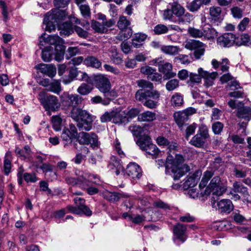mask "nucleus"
I'll use <instances>...</instances> for the list:
<instances>
[{
  "label": "nucleus",
  "instance_id": "11",
  "mask_svg": "<svg viewBox=\"0 0 251 251\" xmlns=\"http://www.w3.org/2000/svg\"><path fill=\"white\" fill-rule=\"evenodd\" d=\"M196 112V110L193 107H189L182 111L174 113V117L176 124L181 128L187 121L188 117Z\"/></svg>",
  "mask_w": 251,
  "mask_h": 251
},
{
  "label": "nucleus",
  "instance_id": "12",
  "mask_svg": "<svg viewBox=\"0 0 251 251\" xmlns=\"http://www.w3.org/2000/svg\"><path fill=\"white\" fill-rule=\"evenodd\" d=\"M204 44L198 40H193L191 42H187L185 45V48L190 50H195L194 55L198 59L202 56L204 52Z\"/></svg>",
  "mask_w": 251,
  "mask_h": 251
},
{
  "label": "nucleus",
  "instance_id": "48",
  "mask_svg": "<svg viewBox=\"0 0 251 251\" xmlns=\"http://www.w3.org/2000/svg\"><path fill=\"white\" fill-rule=\"evenodd\" d=\"M81 15L85 18H88L91 16V9L88 4H83L78 6Z\"/></svg>",
  "mask_w": 251,
  "mask_h": 251
},
{
  "label": "nucleus",
  "instance_id": "49",
  "mask_svg": "<svg viewBox=\"0 0 251 251\" xmlns=\"http://www.w3.org/2000/svg\"><path fill=\"white\" fill-rule=\"evenodd\" d=\"M91 27L96 32L100 33H106V28L104 27L102 23L93 21L91 23Z\"/></svg>",
  "mask_w": 251,
  "mask_h": 251
},
{
  "label": "nucleus",
  "instance_id": "38",
  "mask_svg": "<svg viewBox=\"0 0 251 251\" xmlns=\"http://www.w3.org/2000/svg\"><path fill=\"white\" fill-rule=\"evenodd\" d=\"M205 141L201 135L197 134L192 138L189 143L196 147L201 148L204 146Z\"/></svg>",
  "mask_w": 251,
  "mask_h": 251
},
{
  "label": "nucleus",
  "instance_id": "43",
  "mask_svg": "<svg viewBox=\"0 0 251 251\" xmlns=\"http://www.w3.org/2000/svg\"><path fill=\"white\" fill-rule=\"evenodd\" d=\"M231 216L233 221L237 224H241L246 221V218L241 214V212L239 210H234Z\"/></svg>",
  "mask_w": 251,
  "mask_h": 251
},
{
  "label": "nucleus",
  "instance_id": "54",
  "mask_svg": "<svg viewBox=\"0 0 251 251\" xmlns=\"http://www.w3.org/2000/svg\"><path fill=\"white\" fill-rule=\"evenodd\" d=\"M147 153L155 156L158 155L159 151L156 146L152 143L149 144L148 147L145 150Z\"/></svg>",
  "mask_w": 251,
  "mask_h": 251
},
{
  "label": "nucleus",
  "instance_id": "7",
  "mask_svg": "<svg viewBox=\"0 0 251 251\" xmlns=\"http://www.w3.org/2000/svg\"><path fill=\"white\" fill-rule=\"evenodd\" d=\"M74 201L76 206L68 205L67 207L69 212L76 214L83 213L87 216H90L92 214V211L84 204L85 200L84 199L77 197L74 199Z\"/></svg>",
  "mask_w": 251,
  "mask_h": 251
},
{
  "label": "nucleus",
  "instance_id": "40",
  "mask_svg": "<svg viewBox=\"0 0 251 251\" xmlns=\"http://www.w3.org/2000/svg\"><path fill=\"white\" fill-rule=\"evenodd\" d=\"M213 175L214 174L211 171H206L203 173V176L199 184L200 189H203L206 186L208 181Z\"/></svg>",
  "mask_w": 251,
  "mask_h": 251
},
{
  "label": "nucleus",
  "instance_id": "17",
  "mask_svg": "<svg viewBox=\"0 0 251 251\" xmlns=\"http://www.w3.org/2000/svg\"><path fill=\"white\" fill-rule=\"evenodd\" d=\"M48 14L47 20L54 21L60 27L62 25H60V21L64 20L67 15L66 11L58 9L52 10Z\"/></svg>",
  "mask_w": 251,
  "mask_h": 251
},
{
  "label": "nucleus",
  "instance_id": "10",
  "mask_svg": "<svg viewBox=\"0 0 251 251\" xmlns=\"http://www.w3.org/2000/svg\"><path fill=\"white\" fill-rule=\"evenodd\" d=\"M40 102L47 111H56L59 108L57 98L53 95L46 96L40 99Z\"/></svg>",
  "mask_w": 251,
  "mask_h": 251
},
{
  "label": "nucleus",
  "instance_id": "4",
  "mask_svg": "<svg viewBox=\"0 0 251 251\" xmlns=\"http://www.w3.org/2000/svg\"><path fill=\"white\" fill-rule=\"evenodd\" d=\"M160 93L156 90L144 91L139 89L136 92L135 99L143 102V105L150 109H154L158 105Z\"/></svg>",
  "mask_w": 251,
  "mask_h": 251
},
{
  "label": "nucleus",
  "instance_id": "3",
  "mask_svg": "<svg viewBox=\"0 0 251 251\" xmlns=\"http://www.w3.org/2000/svg\"><path fill=\"white\" fill-rule=\"evenodd\" d=\"M66 182L72 186H77L82 189L86 190L90 195H93L98 193V188L94 187H88L89 183L99 184V180L95 175H82L77 178L67 177Z\"/></svg>",
  "mask_w": 251,
  "mask_h": 251
},
{
  "label": "nucleus",
  "instance_id": "56",
  "mask_svg": "<svg viewBox=\"0 0 251 251\" xmlns=\"http://www.w3.org/2000/svg\"><path fill=\"white\" fill-rule=\"evenodd\" d=\"M124 115L126 116V121L127 120L128 118H132L138 116L139 111L137 108H131L129 110H125L124 111Z\"/></svg>",
  "mask_w": 251,
  "mask_h": 251
},
{
  "label": "nucleus",
  "instance_id": "19",
  "mask_svg": "<svg viewBox=\"0 0 251 251\" xmlns=\"http://www.w3.org/2000/svg\"><path fill=\"white\" fill-rule=\"evenodd\" d=\"M186 226L180 223L177 224L174 227L173 232L174 234V240H178L181 242H184L186 239L185 234Z\"/></svg>",
  "mask_w": 251,
  "mask_h": 251
},
{
  "label": "nucleus",
  "instance_id": "20",
  "mask_svg": "<svg viewBox=\"0 0 251 251\" xmlns=\"http://www.w3.org/2000/svg\"><path fill=\"white\" fill-rule=\"evenodd\" d=\"M36 68L40 71V72L50 77H54L56 74V69L54 65L52 64H40Z\"/></svg>",
  "mask_w": 251,
  "mask_h": 251
},
{
  "label": "nucleus",
  "instance_id": "52",
  "mask_svg": "<svg viewBox=\"0 0 251 251\" xmlns=\"http://www.w3.org/2000/svg\"><path fill=\"white\" fill-rule=\"evenodd\" d=\"M52 126L54 129L58 131L61 129L62 119L58 116H52Z\"/></svg>",
  "mask_w": 251,
  "mask_h": 251
},
{
  "label": "nucleus",
  "instance_id": "2",
  "mask_svg": "<svg viewBox=\"0 0 251 251\" xmlns=\"http://www.w3.org/2000/svg\"><path fill=\"white\" fill-rule=\"evenodd\" d=\"M184 161L182 155L177 154L175 158L169 155L165 162L162 159H158L156 161V163L158 168L165 166L167 171L171 170L174 179L178 180L188 171V167L184 164Z\"/></svg>",
  "mask_w": 251,
  "mask_h": 251
},
{
  "label": "nucleus",
  "instance_id": "44",
  "mask_svg": "<svg viewBox=\"0 0 251 251\" xmlns=\"http://www.w3.org/2000/svg\"><path fill=\"white\" fill-rule=\"evenodd\" d=\"M130 21L126 17L122 16L119 18V21L117 23V26L121 30H124L127 28V27L130 25Z\"/></svg>",
  "mask_w": 251,
  "mask_h": 251
},
{
  "label": "nucleus",
  "instance_id": "47",
  "mask_svg": "<svg viewBox=\"0 0 251 251\" xmlns=\"http://www.w3.org/2000/svg\"><path fill=\"white\" fill-rule=\"evenodd\" d=\"M129 130L133 135L136 137H142V134L144 132V128L136 125H131L129 126Z\"/></svg>",
  "mask_w": 251,
  "mask_h": 251
},
{
  "label": "nucleus",
  "instance_id": "59",
  "mask_svg": "<svg viewBox=\"0 0 251 251\" xmlns=\"http://www.w3.org/2000/svg\"><path fill=\"white\" fill-rule=\"evenodd\" d=\"M233 191L235 192H239L243 194L247 193V188L243 186L240 182H235L233 184Z\"/></svg>",
  "mask_w": 251,
  "mask_h": 251
},
{
  "label": "nucleus",
  "instance_id": "46",
  "mask_svg": "<svg viewBox=\"0 0 251 251\" xmlns=\"http://www.w3.org/2000/svg\"><path fill=\"white\" fill-rule=\"evenodd\" d=\"M250 40V36L248 34H242L240 36L236 37L235 45L238 46L245 45L249 42Z\"/></svg>",
  "mask_w": 251,
  "mask_h": 251
},
{
  "label": "nucleus",
  "instance_id": "6",
  "mask_svg": "<svg viewBox=\"0 0 251 251\" xmlns=\"http://www.w3.org/2000/svg\"><path fill=\"white\" fill-rule=\"evenodd\" d=\"M226 190V186L219 176H215L211 180L205 190L206 194L212 193L213 195L221 196Z\"/></svg>",
  "mask_w": 251,
  "mask_h": 251
},
{
  "label": "nucleus",
  "instance_id": "32",
  "mask_svg": "<svg viewBox=\"0 0 251 251\" xmlns=\"http://www.w3.org/2000/svg\"><path fill=\"white\" fill-rule=\"evenodd\" d=\"M109 52L111 53L110 58L114 63L116 64L122 63V58L118 52L117 49L115 46H112L109 49Z\"/></svg>",
  "mask_w": 251,
  "mask_h": 251
},
{
  "label": "nucleus",
  "instance_id": "27",
  "mask_svg": "<svg viewBox=\"0 0 251 251\" xmlns=\"http://www.w3.org/2000/svg\"><path fill=\"white\" fill-rule=\"evenodd\" d=\"M208 3L205 0H194L188 3L186 7L190 11L194 12L198 11L203 4L206 5Z\"/></svg>",
  "mask_w": 251,
  "mask_h": 251
},
{
  "label": "nucleus",
  "instance_id": "50",
  "mask_svg": "<svg viewBox=\"0 0 251 251\" xmlns=\"http://www.w3.org/2000/svg\"><path fill=\"white\" fill-rule=\"evenodd\" d=\"M4 169L5 174L8 175L11 170V153L7 152L4 161Z\"/></svg>",
  "mask_w": 251,
  "mask_h": 251
},
{
  "label": "nucleus",
  "instance_id": "53",
  "mask_svg": "<svg viewBox=\"0 0 251 251\" xmlns=\"http://www.w3.org/2000/svg\"><path fill=\"white\" fill-rule=\"evenodd\" d=\"M137 85L142 88L144 90L145 89H150V90H153V85L152 83L144 79H140L137 81ZM144 91H145L144 90Z\"/></svg>",
  "mask_w": 251,
  "mask_h": 251
},
{
  "label": "nucleus",
  "instance_id": "21",
  "mask_svg": "<svg viewBox=\"0 0 251 251\" xmlns=\"http://www.w3.org/2000/svg\"><path fill=\"white\" fill-rule=\"evenodd\" d=\"M126 173L132 178H139L141 176V169L136 163H131L127 166Z\"/></svg>",
  "mask_w": 251,
  "mask_h": 251
},
{
  "label": "nucleus",
  "instance_id": "61",
  "mask_svg": "<svg viewBox=\"0 0 251 251\" xmlns=\"http://www.w3.org/2000/svg\"><path fill=\"white\" fill-rule=\"evenodd\" d=\"M0 6L2 10V15L3 17V21L7 22L9 20L8 9L6 3L4 1L0 0Z\"/></svg>",
  "mask_w": 251,
  "mask_h": 251
},
{
  "label": "nucleus",
  "instance_id": "16",
  "mask_svg": "<svg viewBox=\"0 0 251 251\" xmlns=\"http://www.w3.org/2000/svg\"><path fill=\"white\" fill-rule=\"evenodd\" d=\"M94 82L96 87L101 92L111 88V84L109 79L104 75H99L94 77Z\"/></svg>",
  "mask_w": 251,
  "mask_h": 251
},
{
  "label": "nucleus",
  "instance_id": "39",
  "mask_svg": "<svg viewBox=\"0 0 251 251\" xmlns=\"http://www.w3.org/2000/svg\"><path fill=\"white\" fill-rule=\"evenodd\" d=\"M203 37L205 39L214 38L217 36V32L213 28L209 26H204L203 27Z\"/></svg>",
  "mask_w": 251,
  "mask_h": 251
},
{
  "label": "nucleus",
  "instance_id": "55",
  "mask_svg": "<svg viewBox=\"0 0 251 251\" xmlns=\"http://www.w3.org/2000/svg\"><path fill=\"white\" fill-rule=\"evenodd\" d=\"M101 93L103 94L104 96L106 98V99L104 100H108V104L111 100H113L117 97L116 92L114 90H111V88L104 90Z\"/></svg>",
  "mask_w": 251,
  "mask_h": 251
},
{
  "label": "nucleus",
  "instance_id": "25",
  "mask_svg": "<svg viewBox=\"0 0 251 251\" xmlns=\"http://www.w3.org/2000/svg\"><path fill=\"white\" fill-rule=\"evenodd\" d=\"M236 116L248 122L251 119V108L243 105L237 110Z\"/></svg>",
  "mask_w": 251,
  "mask_h": 251
},
{
  "label": "nucleus",
  "instance_id": "5",
  "mask_svg": "<svg viewBox=\"0 0 251 251\" xmlns=\"http://www.w3.org/2000/svg\"><path fill=\"white\" fill-rule=\"evenodd\" d=\"M100 120L101 123L111 122L115 124H119L126 121V116L121 107H114L110 111H106L102 114Z\"/></svg>",
  "mask_w": 251,
  "mask_h": 251
},
{
  "label": "nucleus",
  "instance_id": "1",
  "mask_svg": "<svg viewBox=\"0 0 251 251\" xmlns=\"http://www.w3.org/2000/svg\"><path fill=\"white\" fill-rule=\"evenodd\" d=\"M82 98L77 94H64L62 102L64 106L72 107L71 117L77 122V126L79 130L89 131L92 128L94 118L87 111L77 107L82 101Z\"/></svg>",
  "mask_w": 251,
  "mask_h": 251
},
{
  "label": "nucleus",
  "instance_id": "63",
  "mask_svg": "<svg viewBox=\"0 0 251 251\" xmlns=\"http://www.w3.org/2000/svg\"><path fill=\"white\" fill-rule=\"evenodd\" d=\"M23 178L27 183H34L37 180L35 174L24 173L23 174Z\"/></svg>",
  "mask_w": 251,
  "mask_h": 251
},
{
  "label": "nucleus",
  "instance_id": "22",
  "mask_svg": "<svg viewBox=\"0 0 251 251\" xmlns=\"http://www.w3.org/2000/svg\"><path fill=\"white\" fill-rule=\"evenodd\" d=\"M103 196L104 199L111 202L117 201L122 198L128 197L127 194L124 193L110 192L109 191L104 192L103 193Z\"/></svg>",
  "mask_w": 251,
  "mask_h": 251
},
{
  "label": "nucleus",
  "instance_id": "24",
  "mask_svg": "<svg viewBox=\"0 0 251 251\" xmlns=\"http://www.w3.org/2000/svg\"><path fill=\"white\" fill-rule=\"evenodd\" d=\"M211 64L213 68L215 69L220 66L221 70L223 72L228 71L229 68V61L227 58L223 59L221 62L213 59L211 61Z\"/></svg>",
  "mask_w": 251,
  "mask_h": 251
},
{
  "label": "nucleus",
  "instance_id": "26",
  "mask_svg": "<svg viewBox=\"0 0 251 251\" xmlns=\"http://www.w3.org/2000/svg\"><path fill=\"white\" fill-rule=\"evenodd\" d=\"M201 175L200 172H197L192 176L188 177L184 183L183 187L185 189L193 187L196 185L199 176Z\"/></svg>",
  "mask_w": 251,
  "mask_h": 251
},
{
  "label": "nucleus",
  "instance_id": "8",
  "mask_svg": "<svg viewBox=\"0 0 251 251\" xmlns=\"http://www.w3.org/2000/svg\"><path fill=\"white\" fill-rule=\"evenodd\" d=\"M74 30L80 37L86 38L88 36L87 31L78 26H75L73 27V25L70 22H66L62 24L60 27V33L61 35L68 36L74 32Z\"/></svg>",
  "mask_w": 251,
  "mask_h": 251
},
{
  "label": "nucleus",
  "instance_id": "18",
  "mask_svg": "<svg viewBox=\"0 0 251 251\" xmlns=\"http://www.w3.org/2000/svg\"><path fill=\"white\" fill-rule=\"evenodd\" d=\"M213 206H217L219 212L226 214L230 213L234 208L232 201L228 199L222 200L217 202L216 205L213 204Z\"/></svg>",
  "mask_w": 251,
  "mask_h": 251
},
{
  "label": "nucleus",
  "instance_id": "13",
  "mask_svg": "<svg viewBox=\"0 0 251 251\" xmlns=\"http://www.w3.org/2000/svg\"><path fill=\"white\" fill-rule=\"evenodd\" d=\"M44 33L39 38V45L41 47L45 46L46 44L55 45V48L58 45H62L64 41L57 35H50L47 38L45 37Z\"/></svg>",
  "mask_w": 251,
  "mask_h": 251
},
{
  "label": "nucleus",
  "instance_id": "34",
  "mask_svg": "<svg viewBox=\"0 0 251 251\" xmlns=\"http://www.w3.org/2000/svg\"><path fill=\"white\" fill-rule=\"evenodd\" d=\"M31 150L28 146H25L24 150L16 147L15 153L18 157H22L23 159L28 158L30 155Z\"/></svg>",
  "mask_w": 251,
  "mask_h": 251
},
{
  "label": "nucleus",
  "instance_id": "9",
  "mask_svg": "<svg viewBox=\"0 0 251 251\" xmlns=\"http://www.w3.org/2000/svg\"><path fill=\"white\" fill-rule=\"evenodd\" d=\"M78 143L82 145H91L93 148H98L100 145L98 136L93 132H80L77 136Z\"/></svg>",
  "mask_w": 251,
  "mask_h": 251
},
{
  "label": "nucleus",
  "instance_id": "14",
  "mask_svg": "<svg viewBox=\"0 0 251 251\" xmlns=\"http://www.w3.org/2000/svg\"><path fill=\"white\" fill-rule=\"evenodd\" d=\"M198 73L201 75L202 78L204 79V86L206 87L212 86L214 80L218 75V74L216 72L210 73L204 70L202 68L198 69Z\"/></svg>",
  "mask_w": 251,
  "mask_h": 251
},
{
  "label": "nucleus",
  "instance_id": "62",
  "mask_svg": "<svg viewBox=\"0 0 251 251\" xmlns=\"http://www.w3.org/2000/svg\"><path fill=\"white\" fill-rule=\"evenodd\" d=\"M168 31V27L164 25H157L154 28V32L156 34H165Z\"/></svg>",
  "mask_w": 251,
  "mask_h": 251
},
{
  "label": "nucleus",
  "instance_id": "33",
  "mask_svg": "<svg viewBox=\"0 0 251 251\" xmlns=\"http://www.w3.org/2000/svg\"><path fill=\"white\" fill-rule=\"evenodd\" d=\"M65 47L62 45H58L54 50V59L57 62H60L64 58Z\"/></svg>",
  "mask_w": 251,
  "mask_h": 251
},
{
  "label": "nucleus",
  "instance_id": "30",
  "mask_svg": "<svg viewBox=\"0 0 251 251\" xmlns=\"http://www.w3.org/2000/svg\"><path fill=\"white\" fill-rule=\"evenodd\" d=\"M160 50L164 53L169 55H175L180 51L178 47L171 45L161 46L160 47Z\"/></svg>",
  "mask_w": 251,
  "mask_h": 251
},
{
  "label": "nucleus",
  "instance_id": "36",
  "mask_svg": "<svg viewBox=\"0 0 251 251\" xmlns=\"http://www.w3.org/2000/svg\"><path fill=\"white\" fill-rule=\"evenodd\" d=\"M171 8L173 14L175 15L177 18L181 16L185 12V8L176 2H174L171 4Z\"/></svg>",
  "mask_w": 251,
  "mask_h": 251
},
{
  "label": "nucleus",
  "instance_id": "42",
  "mask_svg": "<svg viewBox=\"0 0 251 251\" xmlns=\"http://www.w3.org/2000/svg\"><path fill=\"white\" fill-rule=\"evenodd\" d=\"M188 32L190 36L193 38H202L203 36V27L201 29H198L190 27L188 29Z\"/></svg>",
  "mask_w": 251,
  "mask_h": 251
},
{
  "label": "nucleus",
  "instance_id": "37",
  "mask_svg": "<svg viewBox=\"0 0 251 251\" xmlns=\"http://www.w3.org/2000/svg\"><path fill=\"white\" fill-rule=\"evenodd\" d=\"M93 90V86L85 83H82L77 89V92L81 95L89 94Z\"/></svg>",
  "mask_w": 251,
  "mask_h": 251
},
{
  "label": "nucleus",
  "instance_id": "64",
  "mask_svg": "<svg viewBox=\"0 0 251 251\" xmlns=\"http://www.w3.org/2000/svg\"><path fill=\"white\" fill-rule=\"evenodd\" d=\"M223 127L224 125L220 122L214 123L212 126V130L215 134H220Z\"/></svg>",
  "mask_w": 251,
  "mask_h": 251
},
{
  "label": "nucleus",
  "instance_id": "35",
  "mask_svg": "<svg viewBox=\"0 0 251 251\" xmlns=\"http://www.w3.org/2000/svg\"><path fill=\"white\" fill-rule=\"evenodd\" d=\"M151 142V138L148 135H144L141 137L137 141V144L139 146L140 148L145 151L148 147L149 144Z\"/></svg>",
  "mask_w": 251,
  "mask_h": 251
},
{
  "label": "nucleus",
  "instance_id": "58",
  "mask_svg": "<svg viewBox=\"0 0 251 251\" xmlns=\"http://www.w3.org/2000/svg\"><path fill=\"white\" fill-rule=\"evenodd\" d=\"M48 90L58 94L61 90L60 83L58 80H55L49 86Z\"/></svg>",
  "mask_w": 251,
  "mask_h": 251
},
{
  "label": "nucleus",
  "instance_id": "57",
  "mask_svg": "<svg viewBox=\"0 0 251 251\" xmlns=\"http://www.w3.org/2000/svg\"><path fill=\"white\" fill-rule=\"evenodd\" d=\"M179 86V81L176 79H173L168 81L166 84V88L171 91L175 90Z\"/></svg>",
  "mask_w": 251,
  "mask_h": 251
},
{
  "label": "nucleus",
  "instance_id": "41",
  "mask_svg": "<svg viewBox=\"0 0 251 251\" xmlns=\"http://www.w3.org/2000/svg\"><path fill=\"white\" fill-rule=\"evenodd\" d=\"M52 48L50 46L45 48L42 52V58L45 62H50L52 59Z\"/></svg>",
  "mask_w": 251,
  "mask_h": 251
},
{
  "label": "nucleus",
  "instance_id": "23",
  "mask_svg": "<svg viewBox=\"0 0 251 251\" xmlns=\"http://www.w3.org/2000/svg\"><path fill=\"white\" fill-rule=\"evenodd\" d=\"M172 69L173 65L170 63L166 62L159 65V71L164 74L168 78L174 77L176 75V73L172 72Z\"/></svg>",
  "mask_w": 251,
  "mask_h": 251
},
{
  "label": "nucleus",
  "instance_id": "15",
  "mask_svg": "<svg viewBox=\"0 0 251 251\" xmlns=\"http://www.w3.org/2000/svg\"><path fill=\"white\" fill-rule=\"evenodd\" d=\"M236 36L232 33H226L219 36L217 40L218 44L223 47H229L235 45Z\"/></svg>",
  "mask_w": 251,
  "mask_h": 251
},
{
  "label": "nucleus",
  "instance_id": "60",
  "mask_svg": "<svg viewBox=\"0 0 251 251\" xmlns=\"http://www.w3.org/2000/svg\"><path fill=\"white\" fill-rule=\"evenodd\" d=\"M221 13V8L218 6H212L209 8V14L213 18H218Z\"/></svg>",
  "mask_w": 251,
  "mask_h": 251
},
{
  "label": "nucleus",
  "instance_id": "28",
  "mask_svg": "<svg viewBox=\"0 0 251 251\" xmlns=\"http://www.w3.org/2000/svg\"><path fill=\"white\" fill-rule=\"evenodd\" d=\"M156 114L154 112L147 111L143 112L138 116V120L140 122H152L155 120Z\"/></svg>",
  "mask_w": 251,
  "mask_h": 251
},
{
  "label": "nucleus",
  "instance_id": "29",
  "mask_svg": "<svg viewBox=\"0 0 251 251\" xmlns=\"http://www.w3.org/2000/svg\"><path fill=\"white\" fill-rule=\"evenodd\" d=\"M147 35L143 33H136L132 39V45L134 47L139 48L141 47L146 39Z\"/></svg>",
  "mask_w": 251,
  "mask_h": 251
},
{
  "label": "nucleus",
  "instance_id": "31",
  "mask_svg": "<svg viewBox=\"0 0 251 251\" xmlns=\"http://www.w3.org/2000/svg\"><path fill=\"white\" fill-rule=\"evenodd\" d=\"M84 64L87 66L95 68H99L101 63L97 58L90 56L86 57L84 60Z\"/></svg>",
  "mask_w": 251,
  "mask_h": 251
},
{
  "label": "nucleus",
  "instance_id": "51",
  "mask_svg": "<svg viewBox=\"0 0 251 251\" xmlns=\"http://www.w3.org/2000/svg\"><path fill=\"white\" fill-rule=\"evenodd\" d=\"M192 20L193 15L189 12H185L178 18L177 22L178 24L189 23Z\"/></svg>",
  "mask_w": 251,
  "mask_h": 251
},
{
  "label": "nucleus",
  "instance_id": "45",
  "mask_svg": "<svg viewBox=\"0 0 251 251\" xmlns=\"http://www.w3.org/2000/svg\"><path fill=\"white\" fill-rule=\"evenodd\" d=\"M171 102L172 105L176 107L179 106L183 104L182 97L178 93L173 95L171 98Z\"/></svg>",
  "mask_w": 251,
  "mask_h": 251
}]
</instances>
